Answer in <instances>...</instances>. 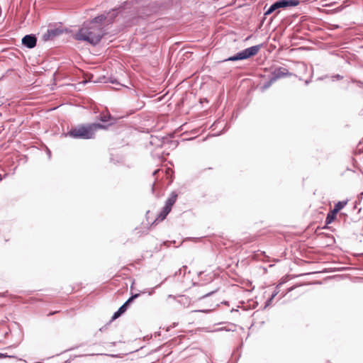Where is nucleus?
I'll return each mask as SVG.
<instances>
[{"label": "nucleus", "mask_w": 363, "mask_h": 363, "mask_svg": "<svg viewBox=\"0 0 363 363\" xmlns=\"http://www.w3.org/2000/svg\"><path fill=\"white\" fill-rule=\"evenodd\" d=\"M117 14V11L114 9L106 14L98 16L90 21L84 22L74 35V38L93 45H97L105 34L104 26L112 23Z\"/></svg>", "instance_id": "f257e3e1"}, {"label": "nucleus", "mask_w": 363, "mask_h": 363, "mask_svg": "<svg viewBox=\"0 0 363 363\" xmlns=\"http://www.w3.org/2000/svg\"><path fill=\"white\" fill-rule=\"evenodd\" d=\"M105 128L104 125L100 123L81 125L72 128L68 132L67 135L74 138L90 139L94 136L95 132L98 129Z\"/></svg>", "instance_id": "f03ea898"}, {"label": "nucleus", "mask_w": 363, "mask_h": 363, "mask_svg": "<svg viewBox=\"0 0 363 363\" xmlns=\"http://www.w3.org/2000/svg\"><path fill=\"white\" fill-rule=\"evenodd\" d=\"M261 45L252 46L238 52L235 55L230 57L225 61H236L245 60L257 54L261 48Z\"/></svg>", "instance_id": "7ed1b4c3"}, {"label": "nucleus", "mask_w": 363, "mask_h": 363, "mask_svg": "<svg viewBox=\"0 0 363 363\" xmlns=\"http://www.w3.org/2000/svg\"><path fill=\"white\" fill-rule=\"evenodd\" d=\"M299 1L298 0H279L274 2L269 9L266 11L265 15H268L274 12V11L286 7H293L298 5Z\"/></svg>", "instance_id": "20e7f679"}, {"label": "nucleus", "mask_w": 363, "mask_h": 363, "mask_svg": "<svg viewBox=\"0 0 363 363\" xmlns=\"http://www.w3.org/2000/svg\"><path fill=\"white\" fill-rule=\"evenodd\" d=\"M291 75V73L288 71L287 69L284 67H278L276 68L272 72V77L269 79V84H273L274 82H276L278 79Z\"/></svg>", "instance_id": "39448f33"}, {"label": "nucleus", "mask_w": 363, "mask_h": 363, "mask_svg": "<svg viewBox=\"0 0 363 363\" xmlns=\"http://www.w3.org/2000/svg\"><path fill=\"white\" fill-rule=\"evenodd\" d=\"M36 43L37 38L34 35H26L22 38V44L28 48H33Z\"/></svg>", "instance_id": "423d86ee"}, {"label": "nucleus", "mask_w": 363, "mask_h": 363, "mask_svg": "<svg viewBox=\"0 0 363 363\" xmlns=\"http://www.w3.org/2000/svg\"><path fill=\"white\" fill-rule=\"evenodd\" d=\"M139 296V294H135L133 295L131 297H130L118 310L121 313H125V311L127 310L128 306L129 304L136 298Z\"/></svg>", "instance_id": "0eeeda50"}, {"label": "nucleus", "mask_w": 363, "mask_h": 363, "mask_svg": "<svg viewBox=\"0 0 363 363\" xmlns=\"http://www.w3.org/2000/svg\"><path fill=\"white\" fill-rule=\"evenodd\" d=\"M177 194L174 192H172L169 197V199L167 200L165 206L169 207L170 209H172V206L174 204V203L177 201Z\"/></svg>", "instance_id": "6e6552de"}, {"label": "nucleus", "mask_w": 363, "mask_h": 363, "mask_svg": "<svg viewBox=\"0 0 363 363\" xmlns=\"http://www.w3.org/2000/svg\"><path fill=\"white\" fill-rule=\"evenodd\" d=\"M347 203V201H338L333 210L332 211H333V214H337L341 209H342Z\"/></svg>", "instance_id": "1a4fd4ad"}, {"label": "nucleus", "mask_w": 363, "mask_h": 363, "mask_svg": "<svg viewBox=\"0 0 363 363\" xmlns=\"http://www.w3.org/2000/svg\"><path fill=\"white\" fill-rule=\"evenodd\" d=\"M170 211L171 209L169 207L164 206L157 219L160 220H164Z\"/></svg>", "instance_id": "9d476101"}, {"label": "nucleus", "mask_w": 363, "mask_h": 363, "mask_svg": "<svg viewBox=\"0 0 363 363\" xmlns=\"http://www.w3.org/2000/svg\"><path fill=\"white\" fill-rule=\"evenodd\" d=\"M336 214H333V211L329 213L326 218V223L329 224L335 219Z\"/></svg>", "instance_id": "9b49d317"}, {"label": "nucleus", "mask_w": 363, "mask_h": 363, "mask_svg": "<svg viewBox=\"0 0 363 363\" xmlns=\"http://www.w3.org/2000/svg\"><path fill=\"white\" fill-rule=\"evenodd\" d=\"M110 114H101L100 116V120L103 122H107L111 119Z\"/></svg>", "instance_id": "f8f14e48"}, {"label": "nucleus", "mask_w": 363, "mask_h": 363, "mask_svg": "<svg viewBox=\"0 0 363 363\" xmlns=\"http://www.w3.org/2000/svg\"><path fill=\"white\" fill-rule=\"evenodd\" d=\"M122 315V313H121L118 311H117L116 312L114 313V314L113 315L112 318H111V320H116L118 318H119L121 315Z\"/></svg>", "instance_id": "ddd939ff"}, {"label": "nucleus", "mask_w": 363, "mask_h": 363, "mask_svg": "<svg viewBox=\"0 0 363 363\" xmlns=\"http://www.w3.org/2000/svg\"><path fill=\"white\" fill-rule=\"evenodd\" d=\"M5 357L15 358V356L8 355L7 354H4V353H0V358H5Z\"/></svg>", "instance_id": "4468645a"}, {"label": "nucleus", "mask_w": 363, "mask_h": 363, "mask_svg": "<svg viewBox=\"0 0 363 363\" xmlns=\"http://www.w3.org/2000/svg\"><path fill=\"white\" fill-rule=\"evenodd\" d=\"M278 291H274L272 295V297L269 298V301H271L278 294Z\"/></svg>", "instance_id": "2eb2a0df"}, {"label": "nucleus", "mask_w": 363, "mask_h": 363, "mask_svg": "<svg viewBox=\"0 0 363 363\" xmlns=\"http://www.w3.org/2000/svg\"><path fill=\"white\" fill-rule=\"evenodd\" d=\"M272 84H269V81L267 84H264V87L265 89L269 88Z\"/></svg>", "instance_id": "dca6fc26"}, {"label": "nucleus", "mask_w": 363, "mask_h": 363, "mask_svg": "<svg viewBox=\"0 0 363 363\" xmlns=\"http://www.w3.org/2000/svg\"><path fill=\"white\" fill-rule=\"evenodd\" d=\"M49 33L52 35H55L56 34V30H50V31H48Z\"/></svg>", "instance_id": "f3484780"}, {"label": "nucleus", "mask_w": 363, "mask_h": 363, "mask_svg": "<svg viewBox=\"0 0 363 363\" xmlns=\"http://www.w3.org/2000/svg\"><path fill=\"white\" fill-rule=\"evenodd\" d=\"M159 172V169L155 170V171L153 172V174L155 175V174L157 172Z\"/></svg>", "instance_id": "a211bd4d"}]
</instances>
